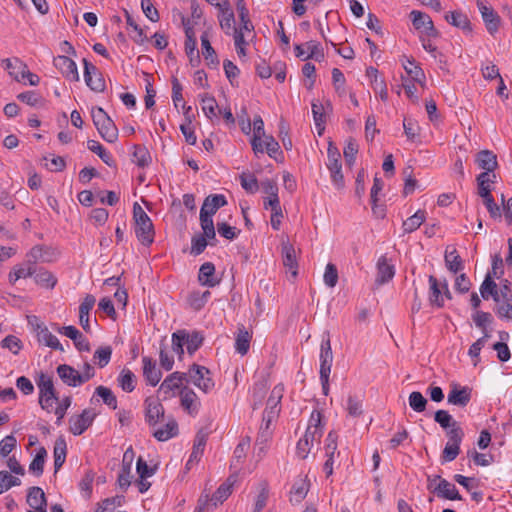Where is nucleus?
<instances>
[{
	"label": "nucleus",
	"mask_w": 512,
	"mask_h": 512,
	"mask_svg": "<svg viewBox=\"0 0 512 512\" xmlns=\"http://www.w3.org/2000/svg\"><path fill=\"white\" fill-rule=\"evenodd\" d=\"M204 337L198 331L188 332L185 329L177 330L172 334V349L182 359L184 354V345L187 352L193 355L203 344Z\"/></svg>",
	"instance_id": "nucleus-1"
},
{
	"label": "nucleus",
	"mask_w": 512,
	"mask_h": 512,
	"mask_svg": "<svg viewBox=\"0 0 512 512\" xmlns=\"http://www.w3.org/2000/svg\"><path fill=\"white\" fill-rule=\"evenodd\" d=\"M133 219L137 239L144 246H150L154 241V226L150 217L137 202L133 205Z\"/></svg>",
	"instance_id": "nucleus-2"
},
{
	"label": "nucleus",
	"mask_w": 512,
	"mask_h": 512,
	"mask_svg": "<svg viewBox=\"0 0 512 512\" xmlns=\"http://www.w3.org/2000/svg\"><path fill=\"white\" fill-rule=\"evenodd\" d=\"M92 120L101 137L109 142L114 143L118 138V129L112 119L100 107L92 110Z\"/></svg>",
	"instance_id": "nucleus-3"
},
{
	"label": "nucleus",
	"mask_w": 512,
	"mask_h": 512,
	"mask_svg": "<svg viewBox=\"0 0 512 512\" xmlns=\"http://www.w3.org/2000/svg\"><path fill=\"white\" fill-rule=\"evenodd\" d=\"M427 488L438 497L447 500H462L456 486L440 475L428 476Z\"/></svg>",
	"instance_id": "nucleus-4"
},
{
	"label": "nucleus",
	"mask_w": 512,
	"mask_h": 512,
	"mask_svg": "<svg viewBox=\"0 0 512 512\" xmlns=\"http://www.w3.org/2000/svg\"><path fill=\"white\" fill-rule=\"evenodd\" d=\"M341 155L339 150L332 145L329 144L327 149V169L330 172V177L332 184L338 190L343 189L345 186L344 176L342 173V164H341Z\"/></svg>",
	"instance_id": "nucleus-5"
},
{
	"label": "nucleus",
	"mask_w": 512,
	"mask_h": 512,
	"mask_svg": "<svg viewBox=\"0 0 512 512\" xmlns=\"http://www.w3.org/2000/svg\"><path fill=\"white\" fill-rule=\"evenodd\" d=\"M187 374L186 382H190L204 393H209L214 388V381L210 377V371L204 366L193 364Z\"/></svg>",
	"instance_id": "nucleus-6"
},
{
	"label": "nucleus",
	"mask_w": 512,
	"mask_h": 512,
	"mask_svg": "<svg viewBox=\"0 0 512 512\" xmlns=\"http://www.w3.org/2000/svg\"><path fill=\"white\" fill-rule=\"evenodd\" d=\"M448 442L446 443L442 455V462H451L457 458L460 453V445L464 438V431L461 427L455 426L454 429L447 431Z\"/></svg>",
	"instance_id": "nucleus-7"
},
{
	"label": "nucleus",
	"mask_w": 512,
	"mask_h": 512,
	"mask_svg": "<svg viewBox=\"0 0 512 512\" xmlns=\"http://www.w3.org/2000/svg\"><path fill=\"white\" fill-rule=\"evenodd\" d=\"M478 183V194L483 198L484 205L486 206L490 216L492 218H500L501 217V209L495 203L492 195H491V187L488 184V174L480 173L477 177Z\"/></svg>",
	"instance_id": "nucleus-8"
},
{
	"label": "nucleus",
	"mask_w": 512,
	"mask_h": 512,
	"mask_svg": "<svg viewBox=\"0 0 512 512\" xmlns=\"http://www.w3.org/2000/svg\"><path fill=\"white\" fill-rule=\"evenodd\" d=\"M411 21L414 28L421 33V36L428 38H436L439 36V32L434 27L431 17L418 10H413L410 13Z\"/></svg>",
	"instance_id": "nucleus-9"
},
{
	"label": "nucleus",
	"mask_w": 512,
	"mask_h": 512,
	"mask_svg": "<svg viewBox=\"0 0 512 512\" xmlns=\"http://www.w3.org/2000/svg\"><path fill=\"white\" fill-rule=\"evenodd\" d=\"M96 413L92 409H84L80 414L69 418V431L75 435L83 434L93 423Z\"/></svg>",
	"instance_id": "nucleus-10"
},
{
	"label": "nucleus",
	"mask_w": 512,
	"mask_h": 512,
	"mask_svg": "<svg viewBox=\"0 0 512 512\" xmlns=\"http://www.w3.org/2000/svg\"><path fill=\"white\" fill-rule=\"evenodd\" d=\"M320 370L319 374H322L323 377L326 378L327 374L331 373L332 363H333V353L331 348V340L330 334L328 331L324 332L320 344Z\"/></svg>",
	"instance_id": "nucleus-11"
},
{
	"label": "nucleus",
	"mask_w": 512,
	"mask_h": 512,
	"mask_svg": "<svg viewBox=\"0 0 512 512\" xmlns=\"http://www.w3.org/2000/svg\"><path fill=\"white\" fill-rule=\"evenodd\" d=\"M84 64V80L86 85L95 92H103L105 89V80L98 70V68L90 63L88 60L83 59Z\"/></svg>",
	"instance_id": "nucleus-12"
},
{
	"label": "nucleus",
	"mask_w": 512,
	"mask_h": 512,
	"mask_svg": "<svg viewBox=\"0 0 512 512\" xmlns=\"http://www.w3.org/2000/svg\"><path fill=\"white\" fill-rule=\"evenodd\" d=\"M180 405L183 410L192 417L198 415L201 407V402L193 389L184 386L179 391Z\"/></svg>",
	"instance_id": "nucleus-13"
},
{
	"label": "nucleus",
	"mask_w": 512,
	"mask_h": 512,
	"mask_svg": "<svg viewBox=\"0 0 512 512\" xmlns=\"http://www.w3.org/2000/svg\"><path fill=\"white\" fill-rule=\"evenodd\" d=\"M472 389L468 386H461L457 383L450 384V391L448 393V404L465 407L471 400Z\"/></svg>",
	"instance_id": "nucleus-14"
},
{
	"label": "nucleus",
	"mask_w": 512,
	"mask_h": 512,
	"mask_svg": "<svg viewBox=\"0 0 512 512\" xmlns=\"http://www.w3.org/2000/svg\"><path fill=\"white\" fill-rule=\"evenodd\" d=\"M477 7L482 16L487 31L494 35L500 26L501 19L495 10L481 0H477Z\"/></svg>",
	"instance_id": "nucleus-15"
},
{
	"label": "nucleus",
	"mask_w": 512,
	"mask_h": 512,
	"mask_svg": "<svg viewBox=\"0 0 512 512\" xmlns=\"http://www.w3.org/2000/svg\"><path fill=\"white\" fill-rule=\"evenodd\" d=\"M476 163L479 168L484 170L483 173L488 174V184L493 183L496 178L494 170L498 165L496 155L489 150L480 151L476 156Z\"/></svg>",
	"instance_id": "nucleus-16"
},
{
	"label": "nucleus",
	"mask_w": 512,
	"mask_h": 512,
	"mask_svg": "<svg viewBox=\"0 0 512 512\" xmlns=\"http://www.w3.org/2000/svg\"><path fill=\"white\" fill-rule=\"evenodd\" d=\"M165 409L158 399L145 400V419L149 426L155 427L164 419Z\"/></svg>",
	"instance_id": "nucleus-17"
},
{
	"label": "nucleus",
	"mask_w": 512,
	"mask_h": 512,
	"mask_svg": "<svg viewBox=\"0 0 512 512\" xmlns=\"http://www.w3.org/2000/svg\"><path fill=\"white\" fill-rule=\"evenodd\" d=\"M26 501L30 507L27 512H47V499L42 488L38 486L30 487Z\"/></svg>",
	"instance_id": "nucleus-18"
},
{
	"label": "nucleus",
	"mask_w": 512,
	"mask_h": 512,
	"mask_svg": "<svg viewBox=\"0 0 512 512\" xmlns=\"http://www.w3.org/2000/svg\"><path fill=\"white\" fill-rule=\"evenodd\" d=\"M187 380V374L184 372H173L167 376L160 385V391L169 397L175 396V391L183 387V382Z\"/></svg>",
	"instance_id": "nucleus-19"
},
{
	"label": "nucleus",
	"mask_w": 512,
	"mask_h": 512,
	"mask_svg": "<svg viewBox=\"0 0 512 512\" xmlns=\"http://www.w3.org/2000/svg\"><path fill=\"white\" fill-rule=\"evenodd\" d=\"M54 65L62 75L70 81H79V73L76 63L69 57L59 55L54 58Z\"/></svg>",
	"instance_id": "nucleus-20"
},
{
	"label": "nucleus",
	"mask_w": 512,
	"mask_h": 512,
	"mask_svg": "<svg viewBox=\"0 0 512 512\" xmlns=\"http://www.w3.org/2000/svg\"><path fill=\"white\" fill-rule=\"evenodd\" d=\"M58 332L70 338L78 351H90L88 339L75 326H63L58 329Z\"/></svg>",
	"instance_id": "nucleus-21"
},
{
	"label": "nucleus",
	"mask_w": 512,
	"mask_h": 512,
	"mask_svg": "<svg viewBox=\"0 0 512 512\" xmlns=\"http://www.w3.org/2000/svg\"><path fill=\"white\" fill-rule=\"evenodd\" d=\"M57 374L67 386L78 387L84 384L80 372L68 364L59 365L57 367Z\"/></svg>",
	"instance_id": "nucleus-22"
},
{
	"label": "nucleus",
	"mask_w": 512,
	"mask_h": 512,
	"mask_svg": "<svg viewBox=\"0 0 512 512\" xmlns=\"http://www.w3.org/2000/svg\"><path fill=\"white\" fill-rule=\"evenodd\" d=\"M311 431L312 430H306L304 436L300 438L299 441L297 442L296 454L301 459L307 458L308 454L311 451V448L314 445V442H319L320 438L322 437L320 436V434L316 433L315 429L313 430V432Z\"/></svg>",
	"instance_id": "nucleus-23"
},
{
	"label": "nucleus",
	"mask_w": 512,
	"mask_h": 512,
	"mask_svg": "<svg viewBox=\"0 0 512 512\" xmlns=\"http://www.w3.org/2000/svg\"><path fill=\"white\" fill-rule=\"evenodd\" d=\"M377 277H376V283L378 285L385 284L389 281H391L395 275V267L386 255H382L379 257L377 261Z\"/></svg>",
	"instance_id": "nucleus-24"
},
{
	"label": "nucleus",
	"mask_w": 512,
	"mask_h": 512,
	"mask_svg": "<svg viewBox=\"0 0 512 512\" xmlns=\"http://www.w3.org/2000/svg\"><path fill=\"white\" fill-rule=\"evenodd\" d=\"M206 441H207V436L204 433H202V432L197 433V435L194 439L191 454L185 464V468L187 470L192 469V467L200 461V459L204 453Z\"/></svg>",
	"instance_id": "nucleus-25"
},
{
	"label": "nucleus",
	"mask_w": 512,
	"mask_h": 512,
	"mask_svg": "<svg viewBox=\"0 0 512 512\" xmlns=\"http://www.w3.org/2000/svg\"><path fill=\"white\" fill-rule=\"evenodd\" d=\"M1 66L17 82L23 81V73L26 72L27 65L19 58H6L1 61Z\"/></svg>",
	"instance_id": "nucleus-26"
},
{
	"label": "nucleus",
	"mask_w": 512,
	"mask_h": 512,
	"mask_svg": "<svg viewBox=\"0 0 512 512\" xmlns=\"http://www.w3.org/2000/svg\"><path fill=\"white\" fill-rule=\"evenodd\" d=\"M282 260L284 267L295 278L298 274V261L295 248L289 242L282 243Z\"/></svg>",
	"instance_id": "nucleus-27"
},
{
	"label": "nucleus",
	"mask_w": 512,
	"mask_h": 512,
	"mask_svg": "<svg viewBox=\"0 0 512 512\" xmlns=\"http://www.w3.org/2000/svg\"><path fill=\"white\" fill-rule=\"evenodd\" d=\"M198 281L202 286L210 288L220 283V279L215 275V265L212 262H205L200 266Z\"/></svg>",
	"instance_id": "nucleus-28"
},
{
	"label": "nucleus",
	"mask_w": 512,
	"mask_h": 512,
	"mask_svg": "<svg viewBox=\"0 0 512 512\" xmlns=\"http://www.w3.org/2000/svg\"><path fill=\"white\" fill-rule=\"evenodd\" d=\"M142 363L143 375L146 382L153 387L156 386L162 377V372L157 368L156 362L152 358L144 356Z\"/></svg>",
	"instance_id": "nucleus-29"
},
{
	"label": "nucleus",
	"mask_w": 512,
	"mask_h": 512,
	"mask_svg": "<svg viewBox=\"0 0 512 512\" xmlns=\"http://www.w3.org/2000/svg\"><path fill=\"white\" fill-rule=\"evenodd\" d=\"M266 136L264 130V121L261 116H255L253 119V137L251 139V146L253 152L257 155L259 153L263 154V144L262 138Z\"/></svg>",
	"instance_id": "nucleus-30"
},
{
	"label": "nucleus",
	"mask_w": 512,
	"mask_h": 512,
	"mask_svg": "<svg viewBox=\"0 0 512 512\" xmlns=\"http://www.w3.org/2000/svg\"><path fill=\"white\" fill-rule=\"evenodd\" d=\"M429 282V295L428 300L431 306L442 308L444 306V296H442V282L438 281L436 277L430 275Z\"/></svg>",
	"instance_id": "nucleus-31"
},
{
	"label": "nucleus",
	"mask_w": 512,
	"mask_h": 512,
	"mask_svg": "<svg viewBox=\"0 0 512 512\" xmlns=\"http://www.w3.org/2000/svg\"><path fill=\"white\" fill-rule=\"evenodd\" d=\"M95 303V297L91 294H87L79 306V323L86 332L90 331L89 313Z\"/></svg>",
	"instance_id": "nucleus-32"
},
{
	"label": "nucleus",
	"mask_w": 512,
	"mask_h": 512,
	"mask_svg": "<svg viewBox=\"0 0 512 512\" xmlns=\"http://www.w3.org/2000/svg\"><path fill=\"white\" fill-rule=\"evenodd\" d=\"M37 337L40 343H43L45 346L50 347L54 350L64 351L62 344L59 342L58 338L53 335L46 326L42 324H37Z\"/></svg>",
	"instance_id": "nucleus-33"
},
{
	"label": "nucleus",
	"mask_w": 512,
	"mask_h": 512,
	"mask_svg": "<svg viewBox=\"0 0 512 512\" xmlns=\"http://www.w3.org/2000/svg\"><path fill=\"white\" fill-rule=\"evenodd\" d=\"M202 55L207 62V65L211 68H216L219 65V59L216 55L214 48L212 47L209 39L208 32H203L201 37Z\"/></svg>",
	"instance_id": "nucleus-34"
},
{
	"label": "nucleus",
	"mask_w": 512,
	"mask_h": 512,
	"mask_svg": "<svg viewBox=\"0 0 512 512\" xmlns=\"http://www.w3.org/2000/svg\"><path fill=\"white\" fill-rule=\"evenodd\" d=\"M404 59L405 60L402 62V65L406 73L414 82H417L423 86L426 80L423 69L416 63L413 58L404 57Z\"/></svg>",
	"instance_id": "nucleus-35"
},
{
	"label": "nucleus",
	"mask_w": 512,
	"mask_h": 512,
	"mask_svg": "<svg viewBox=\"0 0 512 512\" xmlns=\"http://www.w3.org/2000/svg\"><path fill=\"white\" fill-rule=\"evenodd\" d=\"M227 204L226 197L223 194H211L203 202L200 212H207L213 216L218 209Z\"/></svg>",
	"instance_id": "nucleus-36"
},
{
	"label": "nucleus",
	"mask_w": 512,
	"mask_h": 512,
	"mask_svg": "<svg viewBox=\"0 0 512 512\" xmlns=\"http://www.w3.org/2000/svg\"><path fill=\"white\" fill-rule=\"evenodd\" d=\"M178 434V424L175 419L170 418L161 428L153 430L152 435L161 442L167 441Z\"/></svg>",
	"instance_id": "nucleus-37"
},
{
	"label": "nucleus",
	"mask_w": 512,
	"mask_h": 512,
	"mask_svg": "<svg viewBox=\"0 0 512 512\" xmlns=\"http://www.w3.org/2000/svg\"><path fill=\"white\" fill-rule=\"evenodd\" d=\"M251 339L252 335L247 331L244 325L239 326L235 337L236 352L242 356L246 355L250 348Z\"/></svg>",
	"instance_id": "nucleus-38"
},
{
	"label": "nucleus",
	"mask_w": 512,
	"mask_h": 512,
	"mask_svg": "<svg viewBox=\"0 0 512 512\" xmlns=\"http://www.w3.org/2000/svg\"><path fill=\"white\" fill-rule=\"evenodd\" d=\"M480 294L483 299L488 300L490 297L495 301H499V293L497 284L492 279V274L488 272L484 281L480 286Z\"/></svg>",
	"instance_id": "nucleus-39"
},
{
	"label": "nucleus",
	"mask_w": 512,
	"mask_h": 512,
	"mask_svg": "<svg viewBox=\"0 0 512 512\" xmlns=\"http://www.w3.org/2000/svg\"><path fill=\"white\" fill-rule=\"evenodd\" d=\"M233 488V482L228 478L222 483L217 490L213 493L212 497L208 498V503L211 502L214 507L222 504L231 495Z\"/></svg>",
	"instance_id": "nucleus-40"
},
{
	"label": "nucleus",
	"mask_w": 512,
	"mask_h": 512,
	"mask_svg": "<svg viewBox=\"0 0 512 512\" xmlns=\"http://www.w3.org/2000/svg\"><path fill=\"white\" fill-rule=\"evenodd\" d=\"M445 19L451 25L462 29L466 33H470L472 31L468 17L462 12L453 11L450 14H446Z\"/></svg>",
	"instance_id": "nucleus-41"
},
{
	"label": "nucleus",
	"mask_w": 512,
	"mask_h": 512,
	"mask_svg": "<svg viewBox=\"0 0 512 512\" xmlns=\"http://www.w3.org/2000/svg\"><path fill=\"white\" fill-rule=\"evenodd\" d=\"M67 454V444L63 437L56 439L54 444L53 456H54V469L57 472L65 463Z\"/></svg>",
	"instance_id": "nucleus-42"
},
{
	"label": "nucleus",
	"mask_w": 512,
	"mask_h": 512,
	"mask_svg": "<svg viewBox=\"0 0 512 512\" xmlns=\"http://www.w3.org/2000/svg\"><path fill=\"white\" fill-rule=\"evenodd\" d=\"M37 387L39 390V398H44L45 396H57L52 377L45 373H41L39 375Z\"/></svg>",
	"instance_id": "nucleus-43"
},
{
	"label": "nucleus",
	"mask_w": 512,
	"mask_h": 512,
	"mask_svg": "<svg viewBox=\"0 0 512 512\" xmlns=\"http://www.w3.org/2000/svg\"><path fill=\"white\" fill-rule=\"evenodd\" d=\"M425 220L426 212L424 210L416 211L412 216H410L403 222L402 228L404 233L409 234L416 231Z\"/></svg>",
	"instance_id": "nucleus-44"
},
{
	"label": "nucleus",
	"mask_w": 512,
	"mask_h": 512,
	"mask_svg": "<svg viewBox=\"0 0 512 512\" xmlns=\"http://www.w3.org/2000/svg\"><path fill=\"white\" fill-rule=\"evenodd\" d=\"M444 259L447 269L452 273L456 274L463 270V261L455 248L451 251L447 249L445 251Z\"/></svg>",
	"instance_id": "nucleus-45"
},
{
	"label": "nucleus",
	"mask_w": 512,
	"mask_h": 512,
	"mask_svg": "<svg viewBox=\"0 0 512 512\" xmlns=\"http://www.w3.org/2000/svg\"><path fill=\"white\" fill-rule=\"evenodd\" d=\"M47 457V451L44 447H40L29 465V472L40 477L44 471V464Z\"/></svg>",
	"instance_id": "nucleus-46"
},
{
	"label": "nucleus",
	"mask_w": 512,
	"mask_h": 512,
	"mask_svg": "<svg viewBox=\"0 0 512 512\" xmlns=\"http://www.w3.org/2000/svg\"><path fill=\"white\" fill-rule=\"evenodd\" d=\"M118 384L121 387V389L125 392H132L135 389L136 385V376L135 374L129 370V369H123L118 378H117Z\"/></svg>",
	"instance_id": "nucleus-47"
},
{
	"label": "nucleus",
	"mask_w": 512,
	"mask_h": 512,
	"mask_svg": "<svg viewBox=\"0 0 512 512\" xmlns=\"http://www.w3.org/2000/svg\"><path fill=\"white\" fill-rule=\"evenodd\" d=\"M309 482L306 479H299L295 481L291 489V501L296 503L301 502L309 491Z\"/></svg>",
	"instance_id": "nucleus-48"
},
{
	"label": "nucleus",
	"mask_w": 512,
	"mask_h": 512,
	"mask_svg": "<svg viewBox=\"0 0 512 512\" xmlns=\"http://www.w3.org/2000/svg\"><path fill=\"white\" fill-rule=\"evenodd\" d=\"M94 396L101 398L103 403L106 404L109 408L113 410L117 408V398L110 388L100 385L96 387Z\"/></svg>",
	"instance_id": "nucleus-49"
},
{
	"label": "nucleus",
	"mask_w": 512,
	"mask_h": 512,
	"mask_svg": "<svg viewBox=\"0 0 512 512\" xmlns=\"http://www.w3.org/2000/svg\"><path fill=\"white\" fill-rule=\"evenodd\" d=\"M434 420L445 430H452L457 427H461L460 424L453 419V417L446 410H437L434 414Z\"/></svg>",
	"instance_id": "nucleus-50"
},
{
	"label": "nucleus",
	"mask_w": 512,
	"mask_h": 512,
	"mask_svg": "<svg viewBox=\"0 0 512 512\" xmlns=\"http://www.w3.org/2000/svg\"><path fill=\"white\" fill-rule=\"evenodd\" d=\"M87 147L90 151L97 154L99 158L108 166H112L114 161L112 155L96 140H88Z\"/></svg>",
	"instance_id": "nucleus-51"
},
{
	"label": "nucleus",
	"mask_w": 512,
	"mask_h": 512,
	"mask_svg": "<svg viewBox=\"0 0 512 512\" xmlns=\"http://www.w3.org/2000/svg\"><path fill=\"white\" fill-rule=\"evenodd\" d=\"M200 225L205 235L209 240H216V232L213 222V216L207 212H200Z\"/></svg>",
	"instance_id": "nucleus-52"
},
{
	"label": "nucleus",
	"mask_w": 512,
	"mask_h": 512,
	"mask_svg": "<svg viewBox=\"0 0 512 512\" xmlns=\"http://www.w3.org/2000/svg\"><path fill=\"white\" fill-rule=\"evenodd\" d=\"M201 104L202 111L207 118L212 120L217 117L216 110L218 109V104L213 96L208 94L201 95Z\"/></svg>",
	"instance_id": "nucleus-53"
},
{
	"label": "nucleus",
	"mask_w": 512,
	"mask_h": 512,
	"mask_svg": "<svg viewBox=\"0 0 512 512\" xmlns=\"http://www.w3.org/2000/svg\"><path fill=\"white\" fill-rule=\"evenodd\" d=\"M133 161L139 167H146L151 162L149 151L141 145H134Z\"/></svg>",
	"instance_id": "nucleus-54"
},
{
	"label": "nucleus",
	"mask_w": 512,
	"mask_h": 512,
	"mask_svg": "<svg viewBox=\"0 0 512 512\" xmlns=\"http://www.w3.org/2000/svg\"><path fill=\"white\" fill-rule=\"evenodd\" d=\"M263 138L264 139H262V144L264 151H266L271 158L278 160L277 155L282 156V151L279 143L275 140L273 136L266 135Z\"/></svg>",
	"instance_id": "nucleus-55"
},
{
	"label": "nucleus",
	"mask_w": 512,
	"mask_h": 512,
	"mask_svg": "<svg viewBox=\"0 0 512 512\" xmlns=\"http://www.w3.org/2000/svg\"><path fill=\"white\" fill-rule=\"evenodd\" d=\"M409 406L415 412H424L427 406V399L418 391H413L408 397Z\"/></svg>",
	"instance_id": "nucleus-56"
},
{
	"label": "nucleus",
	"mask_w": 512,
	"mask_h": 512,
	"mask_svg": "<svg viewBox=\"0 0 512 512\" xmlns=\"http://www.w3.org/2000/svg\"><path fill=\"white\" fill-rule=\"evenodd\" d=\"M312 114L315 126L318 129V134L321 135L325 124V113L323 105L321 103L313 102Z\"/></svg>",
	"instance_id": "nucleus-57"
},
{
	"label": "nucleus",
	"mask_w": 512,
	"mask_h": 512,
	"mask_svg": "<svg viewBox=\"0 0 512 512\" xmlns=\"http://www.w3.org/2000/svg\"><path fill=\"white\" fill-rule=\"evenodd\" d=\"M284 387L283 385L279 384L276 385L272 391L271 394L267 400V408L269 411L278 410L279 411V404L281 402L282 396H283Z\"/></svg>",
	"instance_id": "nucleus-58"
},
{
	"label": "nucleus",
	"mask_w": 512,
	"mask_h": 512,
	"mask_svg": "<svg viewBox=\"0 0 512 512\" xmlns=\"http://www.w3.org/2000/svg\"><path fill=\"white\" fill-rule=\"evenodd\" d=\"M112 348L110 346H104L98 348L94 353V360L100 368H104L111 359Z\"/></svg>",
	"instance_id": "nucleus-59"
},
{
	"label": "nucleus",
	"mask_w": 512,
	"mask_h": 512,
	"mask_svg": "<svg viewBox=\"0 0 512 512\" xmlns=\"http://www.w3.org/2000/svg\"><path fill=\"white\" fill-rule=\"evenodd\" d=\"M34 280L37 285L44 288H53L56 285V278L48 271H39Z\"/></svg>",
	"instance_id": "nucleus-60"
},
{
	"label": "nucleus",
	"mask_w": 512,
	"mask_h": 512,
	"mask_svg": "<svg viewBox=\"0 0 512 512\" xmlns=\"http://www.w3.org/2000/svg\"><path fill=\"white\" fill-rule=\"evenodd\" d=\"M208 238L205 235H195L191 239V254L200 255L208 245Z\"/></svg>",
	"instance_id": "nucleus-61"
},
{
	"label": "nucleus",
	"mask_w": 512,
	"mask_h": 512,
	"mask_svg": "<svg viewBox=\"0 0 512 512\" xmlns=\"http://www.w3.org/2000/svg\"><path fill=\"white\" fill-rule=\"evenodd\" d=\"M472 318L475 325L481 330H485V327H488L493 322V317L489 312L480 310H477L473 314Z\"/></svg>",
	"instance_id": "nucleus-62"
},
{
	"label": "nucleus",
	"mask_w": 512,
	"mask_h": 512,
	"mask_svg": "<svg viewBox=\"0 0 512 512\" xmlns=\"http://www.w3.org/2000/svg\"><path fill=\"white\" fill-rule=\"evenodd\" d=\"M240 182L243 189L249 193H255L258 190V181L253 174L242 173Z\"/></svg>",
	"instance_id": "nucleus-63"
},
{
	"label": "nucleus",
	"mask_w": 512,
	"mask_h": 512,
	"mask_svg": "<svg viewBox=\"0 0 512 512\" xmlns=\"http://www.w3.org/2000/svg\"><path fill=\"white\" fill-rule=\"evenodd\" d=\"M323 279H324V283L328 287L333 288L336 286V284L338 282V271L334 264H332V263L327 264V266L325 268Z\"/></svg>",
	"instance_id": "nucleus-64"
}]
</instances>
